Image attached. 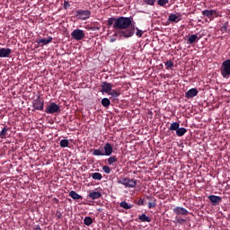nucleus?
Wrapping results in <instances>:
<instances>
[{"instance_id":"5","label":"nucleus","mask_w":230,"mask_h":230,"mask_svg":"<svg viewBox=\"0 0 230 230\" xmlns=\"http://www.w3.org/2000/svg\"><path fill=\"white\" fill-rule=\"evenodd\" d=\"M44 112H46V114H57L61 112V109L56 102H51L47 106L46 110H44Z\"/></svg>"},{"instance_id":"42","label":"nucleus","mask_w":230,"mask_h":230,"mask_svg":"<svg viewBox=\"0 0 230 230\" xmlns=\"http://www.w3.org/2000/svg\"><path fill=\"white\" fill-rule=\"evenodd\" d=\"M116 38H118L117 36H114V35H112V38L111 39H110V42H111V43H113V42H116V40H117V39Z\"/></svg>"},{"instance_id":"8","label":"nucleus","mask_w":230,"mask_h":230,"mask_svg":"<svg viewBox=\"0 0 230 230\" xmlns=\"http://www.w3.org/2000/svg\"><path fill=\"white\" fill-rule=\"evenodd\" d=\"M208 200L214 207L219 206L222 203V198L217 195H209Z\"/></svg>"},{"instance_id":"36","label":"nucleus","mask_w":230,"mask_h":230,"mask_svg":"<svg viewBox=\"0 0 230 230\" xmlns=\"http://www.w3.org/2000/svg\"><path fill=\"white\" fill-rule=\"evenodd\" d=\"M167 4H169V0H158V5L164 7V5H166Z\"/></svg>"},{"instance_id":"2","label":"nucleus","mask_w":230,"mask_h":230,"mask_svg":"<svg viewBox=\"0 0 230 230\" xmlns=\"http://www.w3.org/2000/svg\"><path fill=\"white\" fill-rule=\"evenodd\" d=\"M220 75L225 79H229L230 77V59L223 61L220 65Z\"/></svg>"},{"instance_id":"17","label":"nucleus","mask_w":230,"mask_h":230,"mask_svg":"<svg viewBox=\"0 0 230 230\" xmlns=\"http://www.w3.org/2000/svg\"><path fill=\"white\" fill-rule=\"evenodd\" d=\"M53 40V38L50 36L47 37V39L36 40V43L43 44V46L49 44Z\"/></svg>"},{"instance_id":"20","label":"nucleus","mask_w":230,"mask_h":230,"mask_svg":"<svg viewBox=\"0 0 230 230\" xmlns=\"http://www.w3.org/2000/svg\"><path fill=\"white\" fill-rule=\"evenodd\" d=\"M11 128H8L7 126H4V128H2V131L0 133V137L1 139H4L6 137V136H8V131H10Z\"/></svg>"},{"instance_id":"21","label":"nucleus","mask_w":230,"mask_h":230,"mask_svg":"<svg viewBox=\"0 0 230 230\" xmlns=\"http://www.w3.org/2000/svg\"><path fill=\"white\" fill-rule=\"evenodd\" d=\"M168 21H169L170 22H175V23H177V22H179L181 21V18H179L178 15H176V14H174V13H172V14L169 15Z\"/></svg>"},{"instance_id":"1","label":"nucleus","mask_w":230,"mask_h":230,"mask_svg":"<svg viewBox=\"0 0 230 230\" xmlns=\"http://www.w3.org/2000/svg\"><path fill=\"white\" fill-rule=\"evenodd\" d=\"M132 22V16L111 17L107 20V27H112L116 31L114 37L128 39L135 35V25Z\"/></svg>"},{"instance_id":"19","label":"nucleus","mask_w":230,"mask_h":230,"mask_svg":"<svg viewBox=\"0 0 230 230\" xmlns=\"http://www.w3.org/2000/svg\"><path fill=\"white\" fill-rule=\"evenodd\" d=\"M92 155H93V156H106V153H104L101 148L93 149L92 151Z\"/></svg>"},{"instance_id":"15","label":"nucleus","mask_w":230,"mask_h":230,"mask_svg":"<svg viewBox=\"0 0 230 230\" xmlns=\"http://www.w3.org/2000/svg\"><path fill=\"white\" fill-rule=\"evenodd\" d=\"M107 94H109L110 96H111L110 99L113 100V101H118L119 96L120 95V93L117 90H112L109 93H105Z\"/></svg>"},{"instance_id":"29","label":"nucleus","mask_w":230,"mask_h":230,"mask_svg":"<svg viewBox=\"0 0 230 230\" xmlns=\"http://www.w3.org/2000/svg\"><path fill=\"white\" fill-rule=\"evenodd\" d=\"M84 225L86 226H91L93 225V217H85V218H84Z\"/></svg>"},{"instance_id":"35","label":"nucleus","mask_w":230,"mask_h":230,"mask_svg":"<svg viewBox=\"0 0 230 230\" xmlns=\"http://www.w3.org/2000/svg\"><path fill=\"white\" fill-rule=\"evenodd\" d=\"M145 4H148L150 6H154L155 4V0H143Z\"/></svg>"},{"instance_id":"38","label":"nucleus","mask_w":230,"mask_h":230,"mask_svg":"<svg viewBox=\"0 0 230 230\" xmlns=\"http://www.w3.org/2000/svg\"><path fill=\"white\" fill-rule=\"evenodd\" d=\"M227 22L223 23L222 27H220V31H222L223 33L227 32Z\"/></svg>"},{"instance_id":"4","label":"nucleus","mask_w":230,"mask_h":230,"mask_svg":"<svg viewBox=\"0 0 230 230\" xmlns=\"http://www.w3.org/2000/svg\"><path fill=\"white\" fill-rule=\"evenodd\" d=\"M75 13V17L80 21H87L91 17L90 10H77Z\"/></svg>"},{"instance_id":"23","label":"nucleus","mask_w":230,"mask_h":230,"mask_svg":"<svg viewBox=\"0 0 230 230\" xmlns=\"http://www.w3.org/2000/svg\"><path fill=\"white\" fill-rule=\"evenodd\" d=\"M118 161H119V158H117L116 155H111L109 158H107V164L113 165Z\"/></svg>"},{"instance_id":"39","label":"nucleus","mask_w":230,"mask_h":230,"mask_svg":"<svg viewBox=\"0 0 230 230\" xmlns=\"http://www.w3.org/2000/svg\"><path fill=\"white\" fill-rule=\"evenodd\" d=\"M136 204H137V206H144L145 205V199H140L137 201H136Z\"/></svg>"},{"instance_id":"37","label":"nucleus","mask_w":230,"mask_h":230,"mask_svg":"<svg viewBox=\"0 0 230 230\" xmlns=\"http://www.w3.org/2000/svg\"><path fill=\"white\" fill-rule=\"evenodd\" d=\"M136 31V36H137V38H141L143 36V31L138 29V28H135Z\"/></svg>"},{"instance_id":"12","label":"nucleus","mask_w":230,"mask_h":230,"mask_svg":"<svg viewBox=\"0 0 230 230\" xmlns=\"http://www.w3.org/2000/svg\"><path fill=\"white\" fill-rule=\"evenodd\" d=\"M198 94H199L198 89L191 88L190 90H188V92H186L185 98L190 100V99L195 98V96H198Z\"/></svg>"},{"instance_id":"6","label":"nucleus","mask_w":230,"mask_h":230,"mask_svg":"<svg viewBox=\"0 0 230 230\" xmlns=\"http://www.w3.org/2000/svg\"><path fill=\"white\" fill-rule=\"evenodd\" d=\"M32 107H33L32 111H43V109L45 107V102L42 100V98L38 97V99L33 101Z\"/></svg>"},{"instance_id":"31","label":"nucleus","mask_w":230,"mask_h":230,"mask_svg":"<svg viewBox=\"0 0 230 230\" xmlns=\"http://www.w3.org/2000/svg\"><path fill=\"white\" fill-rule=\"evenodd\" d=\"M92 180H95V181H101L102 180V174L100 172H93L91 175Z\"/></svg>"},{"instance_id":"27","label":"nucleus","mask_w":230,"mask_h":230,"mask_svg":"<svg viewBox=\"0 0 230 230\" xmlns=\"http://www.w3.org/2000/svg\"><path fill=\"white\" fill-rule=\"evenodd\" d=\"M178 129H180V123L179 122H172L170 125V128H169L170 131H175V130H178Z\"/></svg>"},{"instance_id":"24","label":"nucleus","mask_w":230,"mask_h":230,"mask_svg":"<svg viewBox=\"0 0 230 230\" xmlns=\"http://www.w3.org/2000/svg\"><path fill=\"white\" fill-rule=\"evenodd\" d=\"M199 40L198 35L197 34H192L188 37V42L189 44H194Z\"/></svg>"},{"instance_id":"3","label":"nucleus","mask_w":230,"mask_h":230,"mask_svg":"<svg viewBox=\"0 0 230 230\" xmlns=\"http://www.w3.org/2000/svg\"><path fill=\"white\" fill-rule=\"evenodd\" d=\"M118 184H122L125 186V188H136L137 185V181L135 179L122 178L118 181Z\"/></svg>"},{"instance_id":"30","label":"nucleus","mask_w":230,"mask_h":230,"mask_svg":"<svg viewBox=\"0 0 230 230\" xmlns=\"http://www.w3.org/2000/svg\"><path fill=\"white\" fill-rule=\"evenodd\" d=\"M119 207L124 209H131L133 208V205H129L126 201H122L119 203Z\"/></svg>"},{"instance_id":"10","label":"nucleus","mask_w":230,"mask_h":230,"mask_svg":"<svg viewBox=\"0 0 230 230\" xmlns=\"http://www.w3.org/2000/svg\"><path fill=\"white\" fill-rule=\"evenodd\" d=\"M101 150H104L103 153L106 154V156H111L113 154V146L111 143L104 144L103 148H99Z\"/></svg>"},{"instance_id":"33","label":"nucleus","mask_w":230,"mask_h":230,"mask_svg":"<svg viewBox=\"0 0 230 230\" xmlns=\"http://www.w3.org/2000/svg\"><path fill=\"white\" fill-rule=\"evenodd\" d=\"M164 66H166V69H171L174 66V63H172V60H169L166 63H164Z\"/></svg>"},{"instance_id":"13","label":"nucleus","mask_w":230,"mask_h":230,"mask_svg":"<svg viewBox=\"0 0 230 230\" xmlns=\"http://www.w3.org/2000/svg\"><path fill=\"white\" fill-rule=\"evenodd\" d=\"M172 212H174L175 215L177 216H187L188 215V210L187 208H184L182 207H177L174 209H172Z\"/></svg>"},{"instance_id":"9","label":"nucleus","mask_w":230,"mask_h":230,"mask_svg":"<svg viewBox=\"0 0 230 230\" xmlns=\"http://www.w3.org/2000/svg\"><path fill=\"white\" fill-rule=\"evenodd\" d=\"M101 87V93H111V91H115L113 90V86L111 85V84L108 82L102 83Z\"/></svg>"},{"instance_id":"22","label":"nucleus","mask_w":230,"mask_h":230,"mask_svg":"<svg viewBox=\"0 0 230 230\" xmlns=\"http://www.w3.org/2000/svg\"><path fill=\"white\" fill-rule=\"evenodd\" d=\"M69 197L72 198L73 200H79V199H83L82 196L79 195V194H78L76 191H75V190H72V191L69 192Z\"/></svg>"},{"instance_id":"40","label":"nucleus","mask_w":230,"mask_h":230,"mask_svg":"<svg viewBox=\"0 0 230 230\" xmlns=\"http://www.w3.org/2000/svg\"><path fill=\"white\" fill-rule=\"evenodd\" d=\"M176 221L178 225H184V223L187 222L186 219H182V218H178Z\"/></svg>"},{"instance_id":"44","label":"nucleus","mask_w":230,"mask_h":230,"mask_svg":"<svg viewBox=\"0 0 230 230\" xmlns=\"http://www.w3.org/2000/svg\"><path fill=\"white\" fill-rule=\"evenodd\" d=\"M26 0H18V2H20V3H24Z\"/></svg>"},{"instance_id":"25","label":"nucleus","mask_w":230,"mask_h":230,"mask_svg":"<svg viewBox=\"0 0 230 230\" xmlns=\"http://www.w3.org/2000/svg\"><path fill=\"white\" fill-rule=\"evenodd\" d=\"M175 134L178 136V137H182L184 136L186 133H187V128H180L179 129H175Z\"/></svg>"},{"instance_id":"18","label":"nucleus","mask_w":230,"mask_h":230,"mask_svg":"<svg viewBox=\"0 0 230 230\" xmlns=\"http://www.w3.org/2000/svg\"><path fill=\"white\" fill-rule=\"evenodd\" d=\"M101 197H102V194L99 191H93V192L88 194V196H87V198L91 199L92 200H96L98 199H101Z\"/></svg>"},{"instance_id":"26","label":"nucleus","mask_w":230,"mask_h":230,"mask_svg":"<svg viewBox=\"0 0 230 230\" xmlns=\"http://www.w3.org/2000/svg\"><path fill=\"white\" fill-rule=\"evenodd\" d=\"M102 106L104 108H109L111 107V100L109 98H103L101 101Z\"/></svg>"},{"instance_id":"34","label":"nucleus","mask_w":230,"mask_h":230,"mask_svg":"<svg viewBox=\"0 0 230 230\" xmlns=\"http://www.w3.org/2000/svg\"><path fill=\"white\" fill-rule=\"evenodd\" d=\"M102 170H103L104 173H106V174H111V167H109V165H104L102 167Z\"/></svg>"},{"instance_id":"32","label":"nucleus","mask_w":230,"mask_h":230,"mask_svg":"<svg viewBox=\"0 0 230 230\" xmlns=\"http://www.w3.org/2000/svg\"><path fill=\"white\" fill-rule=\"evenodd\" d=\"M69 146V141L66 139L61 140L59 141V146H61V148H66Z\"/></svg>"},{"instance_id":"28","label":"nucleus","mask_w":230,"mask_h":230,"mask_svg":"<svg viewBox=\"0 0 230 230\" xmlns=\"http://www.w3.org/2000/svg\"><path fill=\"white\" fill-rule=\"evenodd\" d=\"M138 219H140L141 222L145 223H150L151 222V218L148 217L147 216H146V214H143L141 216H138Z\"/></svg>"},{"instance_id":"41","label":"nucleus","mask_w":230,"mask_h":230,"mask_svg":"<svg viewBox=\"0 0 230 230\" xmlns=\"http://www.w3.org/2000/svg\"><path fill=\"white\" fill-rule=\"evenodd\" d=\"M71 7V4H69V2L65 1L64 2V9L67 10V8Z\"/></svg>"},{"instance_id":"43","label":"nucleus","mask_w":230,"mask_h":230,"mask_svg":"<svg viewBox=\"0 0 230 230\" xmlns=\"http://www.w3.org/2000/svg\"><path fill=\"white\" fill-rule=\"evenodd\" d=\"M32 230H42V229L40 228V226H36L35 228H33Z\"/></svg>"},{"instance_id":"16","label":"nucleus","mask_w":230,"mask_h":230,"mask_svg":"<svg viewBox=\"0 0 230 230\" xmlns=\"http://www.w3.org/2000/svg\"><path fill=\"white\" fill-rule=\"evenodd\" d=\"M146 199L150 200V202H148V208L149 209H153L156 208V199H154L153 197L150 196H146Z\"/></svg>"},{"instance_id":"14","label":"nucleus","mask_w":230,"mask_h":230,"mask_svg":"<svg viewBox=\"0 0 230 230\" xmlns=\"http://www.w3.org/2000/svg\"><path fill=\"white\" fill-rule=\"evenodd\" d=\"M202 14L204 17H208V19L213 20L214 15H217V12L215 10H204Z\"/></svg>"},{"instance_id":"7","label":"nucleus","mask_w":230,"mask_h":230,"mask_svg":"<svg viewBox=\"0 0 230 230\" xmlns=\"http://www.w3.org/2000/svg\"><path fill=\"white\" fill-rule=\"evenodd\" d=\"M71 36L73 40H82L85 37L84 31H82L80 29H75L72 31Z\"/></svg>"},{"instance_id":"11","label":"nucleus","mask_w":230,"mask_h":230,"mask_svg":"<svg viewBox=\"0 0 230 230\" xmlns=\"http://www.w3.org/2000/svg\"><path fill=\"white\" fill-rule=\"evenodd\" d=\"M12 54V49L9 48L0 49V58H8Z\"/></svg>"}]
</instances>
